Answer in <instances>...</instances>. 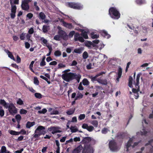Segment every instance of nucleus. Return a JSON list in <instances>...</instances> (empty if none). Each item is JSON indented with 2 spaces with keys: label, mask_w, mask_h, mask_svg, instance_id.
<instances>
[{
  "label": "nucleus",
  "mask_w": 153,
  "mask_h": 153,
  "mask_svg": "<svg viewBox=\"0 0 153 153\" xmlns=\"http://www.w3.org/2000/svg\"><path fill=\"white\" fill-rule=\"evenodd\" d=\"M0 153H9V152L6 150V149L5 146H2L1 149L0 150Z\"/></svg>",
  "instance_id": "f03ea898"
},
{
  "label": "nucleus",
  "mask_w": 153,
  "mask_h": 153,
  "mask_svg": "<svg viewBox=\"0 0 153 153\" xmlns=\"http://www.w3.org/2000/svg\"><path fill=\"white\" fill-rule=\"evenodd\" d=\"M0 103L5 108H8V110L10 111V106L8 105V104H7L4 100H0Z\"/></svg>",
  "instance_id": "f257e3e1"
},
{
  "label": "nucleus",
  "mask_w": 153,
  "mask_h": 153,
  "mask_svg": "<svg viewBox=\"0 0 153 153\" xmlns=\"http://www.w3.org/2000/svg\"><path fill=\"white\" fill-rule=\"evenodd\" d=\"M1 132L0 131V136L1 135Z\"/></svg>",
  "instance_id": "39448f33"
},
{
  "label": "nucleus",
  "mask_w": 153,
  "mask_h": 153,
  "mask_svg": "<svg viewBox=\"0 0 153 153\" xmlns=\"http://www.w3.org/2000/svg\"><path fill=\"white\" fill-rule=\"evenodd\" d=\"M7 69H9V68H7Z\"/></svg>",
  "instance_id": "6e6552de"
},
{
  "label": "nucleus",
  "mask_w": 153,
  "mask_h": 153,
  "mask_svg": "<svg viewBox=\"0 0 153 153\" xmlns=\"http://www.w3.org/2000/svg\"><path fill=\"white\" fill-rule=\"evenodd\" d=\"M5 68V67H2V68Z\"/></svg>",
  "instance_id": "423d86ee"
},
{
  "label": "nucleus",
  "mask_w": 153,
  "mask_h": 153,
  "mask_svg": "<svg viewBox=\"0 0 153 153\" xmlns=\"http://www.w3.org/2000/svg\"><path fill=\"white\" fill-rule=\"evenodd\" d=\"M1 108H2V107H1L0 106V109H1Z\"/></svg>",
  "instance_id": "0eeeda50"
},
{
  "label": "nucleus",
  "mask_w": 153,
  "mask_h": 153,
  "mask_svg": "<svg viewBox=\"0 0 153 153\" xmlns=\"http://www.w3.org/2000/svg\"><path fill=\"white\" fill-rule=\"evenodd\" d=\"M5 51L7 53L8 56L10 57V52L8 50H5Z\"/></svg>",
  "instance_id": "20e7f679"
},
{
  "label": "nucleus",
  "mask_w": 153,
  "mask_h": 153,
  "mask_svg": "<svg viewBox=\"0 0 153 153\" xmlns=\"http://www.w3.org/2000/svg\"><path fill=\"white\" fill-rule=\"evenodd\" d=\"M4 115V111L2 109H0V116L2 117Z\"/></svg>",
  "instance_id": "7ed1b4c3"
}]
</instances>
